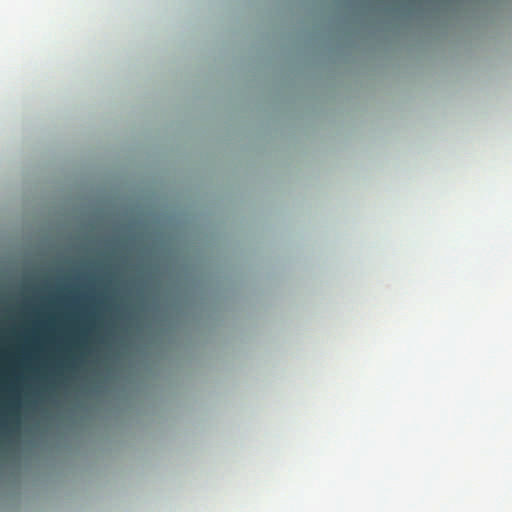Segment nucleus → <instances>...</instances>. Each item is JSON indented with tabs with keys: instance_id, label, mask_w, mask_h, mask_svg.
I'll return each instance as SVG.
<instances>
[{
	"instance_id": "obj_1",
	"label": "nucleus",
	"mask_w": 512,
	"mask_h": 512,
	"mask_svg": "<svg viewBox=\"0 0 512 512\" xmlns=\"http://www.w3.org/2000/svg\"><path fill=\"white\" fill-rule=\"evenodd\" d=\"M24 406L26 433L32 421V266L26 263L24 272Z\"/></svg>"
},
{
	"instance_id": "obj_2",
	"label": "nucleus",
	"mask_w": 512,
	"mask_h": 512,
	"mask_svg": "<svg viewBox=\"0 0 512 512\" xmlns=\"http://www.w3.org/2000/svg\"><path fill=\"white\" fill-rule=\"evenodd\" d=\"M58 353H54L49 358V385L52 389L62 384L65 373L74 367V357L69 354V349L59 348Z\"/></svg>"
},
{
	"instance_id": "obj_3",
	"label": "nucleus",
	"mask_w": 512,
	"mask_h": 512,
	"mask_svg": "<svg viewBox=\"0 0 512 512\" xmlns=\"http://www.w3.org/2000/svg\"><path fill=\"white\" fill-rule=\"evenodd\" d=\"M34 383L36 382V333L34 332ZM36 396V385L34 384V397ZM36 401L34 400V404Z\"/></svg>"
},
{
	"instance_id": "obj_4",
	"label": "nucleus",
	"mask_w": 512,
	"mask_h": 512,
	"mask_svg": "<svg viewBox=\"0 0 512 512\" xmlns=\"http://www.w3.org/2000/svg\"><path fill=\"white\" fill-rule=\"evenodd\" d=\"M0 357L4 364L8 363L10 360V354L6 350L0 351Z\"/></svg>"
},
{
	"instance_id": "obj_5",
	"label": "nucleus",
	"mask_w": 512,
	"mask_h": 512,
	"mask_svg": "<svg viewBox=\"0 0 512 512\" xmlns=\"http://www.w3.org/2000/svg\"><path fill=\"white\" fill-rule=\"evenodd\" d=\"M50 341H51V343H52V344H57V341H56V339H55L54 337H52V338L50 339Z\"/></svg>"
},
{
	"instance_id": "obj_6",
	"label": "nucleus",
	"mask_w": 512,
	"mask_h": 512,
	"mask_svg": "<svg viewBox=\"0 0 512 512\" xmlns=\"http://www.w3.org/2000/svg\"><path fill=\"white\" fill-rule=\"evenodd\" d=\"M74 346H75V347H80V346H82V345H81V343L77 342V343H75V344H74Z\"/></svg>"
},
{
	"instance_id": "obj_7",
	"label": "nucleus",
	"mask_w": 512,
	"mask_h": 512,
	"mask_svg": "<svg viewBox=\"0 0 512 512\" xmlns=\"http://www.w3.org/2000/svg\"><path fill=\"white\" fill-rule=\"evenodd\" d=\"M2 374H3V377L6 375V370L5 369L2 370Z\"/></svg>"
},
{
	"instance_id": "obj_8",
	"label": "nucleus",
	"mask_w": 512,
	"mask_h": 512,
	"mask_svg": "<svg viewBox=\"0 0 512 512\" xmlns=\"http://www.w3.org/2000/svg\"><path fill=\"white\" fill-rule=\"evenodd\" d=\"M33 481H36V474H33Z\"/></svg>"
},
{
	"instance_id": "obj_9",
	"label": "nucleus",
	"mask_w": 512,
	"mask_h": 512,
	"mask_svg": "<svg viewBox=\"0 0 512 512\" xmlns=\"http://www.w3.org/2000/svg\"><path fill=\"white\" fill-rule=\"evenodd\" d=\"M33 481H36V474H33Z\"/></svg>"
},
{
	"instance_id": "obj_10",
	"label": "nucleus",
	"mask_w": 512,
	"mask_h": 512,
	"mask_svg": "<svg viewBox=\"0 0 512 512\" xmlns=\"http://www.w3.org/2000/svg\"><path fill=\"white\" fill-rule=\"evenodd\" d=\"M33 481H36V474H33Z\"/></svg>"
},
{
	"instance_id": "obj_11",
	"label": "nucleus",
	"mask_w": 512,
	"mask_h": 512,
	"mask_svg": "<svg viewBox=\"0 0 512 512\" xmlns=\"http://www.w3.org/2000/svg\"><path fill=\"white\" fill-rule=\"evenodd\" d=\"M33 291H34V292L36 291V288H35V287L33 288Z\"/></svg>"
}]
</instances>
